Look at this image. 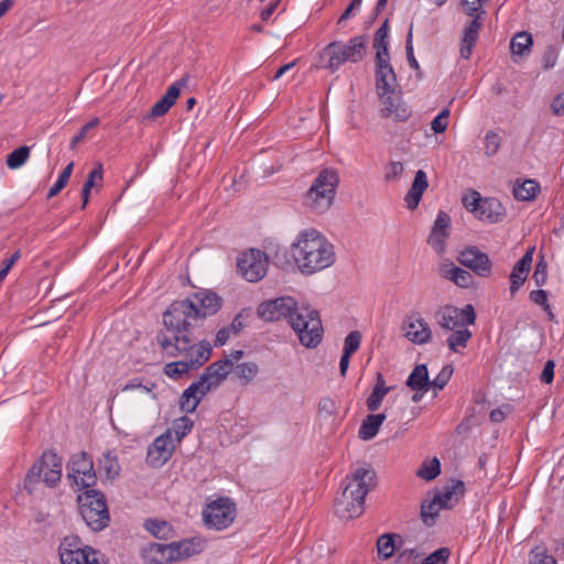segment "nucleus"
<instances>
[{
    "mask_svg": "<svg viewBox=\"0 0 564 564\" xmlns=\"http://www.w3.org/2000/svg\"><path fill=\"white\" fill-rule=\"evenodd\" d=\"M185 308L180 304L175 305L172 311L164 312V328L156 335L159 346L167 356H184L180 361L165 365L164 373L170 378H177L191 369L202 367L212 356L210 343L204 339L198 340V336H192L189 328L184 326Z\"/></svg>",
    "mask_w": 564,
    "mask_h": 564,
    "instance_id": "f257e3e1",
    "label": "nucleus"
},
{
    "mask_svg": "<svg viewBox=\"0 0 564 564\" xmlns=\"http://www.w3.org/2000/svg\"><path fill=\"white\" fill-rule=\"evenodd\" d=\"M231 371L243 380V384H248L254 379L259 368L252 361L238 364L234 368L232 360L228 358L210 364L199 378L183 391L180 400L182 411L193 413L202 399L212 390L217 389Z\"/></svg>",
    "mask_w": 564,
    "mask_h": 564,
    "instance_id": "f03ea898",
    "label": "nucleus"
},
{
    "mask_svg": "<svg viewBox=\"0 0 564 564\" xmlns=\"http://www.w3.org/2000/svg\"><path fill=\"white\" fill-rule=\"evenodd\" d=\"M291 250L299 270L306 275L330 267L336 259L334 246L313 228L302 230Z\"/></svg>",
    "mask_w": 564,
    "mask_h": 564,
    "instance_id": "7ed1b4c3",
    "label": "nucleus"
},
{
    "mask_svg": "<svg viewBox=\"0 0 564 564\" xmlns=\"http://www.w3.org/2000/svg\"><path fill=\"white\" fill-rule=\"evenodd\" d=\"M348 481L335 498L334 511L341 519L360 517L365 511V498L376 487V471L370 467H358L346 477Z\"/></svg>",
    "mask_w": 564,
    "mask_h": 564,
    "instance_id": "20e7f679",
    "label": "nucleus"
},
{
    "mask_svg": "<svg viewBox=\"0 0 564 564\" xmlns=\"http://www.w3.org/2000/svg\"><path fill=\"white\" fill-rule=\"evenodd\" d=\"M182 304L184 310V326L189 328L192 336H197L196 330L199 323L207 316L216 314L221 305L223 299L210 290H200L193 293L189 297L181 301H174L165 312L172 311L175 305Z\"/></svg>",
    "mask_w": 564,
    "mask_h": 564,
    "instance_id": "39448f33",
    "label": "nucleus"
},
{
    "mask_svg": "<svg viewBox=\"0 0 564 564\" xmlns=\"http://www.w3.org/2000/svg\"><path fill=\"white\" fill-rule=\"evenodd\" d=\"M338 184L339 176L335 170H322L306 192L304 204L315 213H325L333 205Z\"/></svg>",
    "mask_w": 564,
    "mask_h": 564,
    "instance_id": "423d86ee",
    "label": "nucleus"
},
{
    "mask_svg": "<svg viewBox=\"0 0 564 564\" xmlns=\"http://www.w3.org/2000/svg\"><path fill=\"white\" fill-rule=\"evenodd\" d=\"M61 477L62 458L53 451H45L28 471L24 489L32 495L41 482L53 488L59 482Z\"/></svg>",
    "mask_w": 564,
    "mask_h": 564,
    "instance_id": "0eeeda50",
    "label": "nucleus"
},
{
    "mask_svg": "<svg viewBox=\"0 0 564 564\" xmlns=\"http://www.w3.org/2000/svg\"><path fill=\"white\" fill-rule=\"evenodd\" d=\"M367 53V39L358 35L349 39L346 43L332 42L323 51L322 58H327V63L322 67L336 72L346 62L358 63L362 61Z\"/></svg>",
    "mask_w": 564,
    "mask_h": 564,
    "instance_id": "6e6552de",
    "label": "nucleus"
},
{
    "mask_svg": "<svg viewBox=\"0 0 564 564\" xmlns=\"http://www.w3.org/2000/svg\"><path fill=\"white\" fill-rule=\"evenodd\" d=\"M289 324L304 347L315 348L322 341L324 330L317 311L297 307Z\"/></svg>",
    "mask_w": 564,
    "mask_h": 564,
    "instance_id": "1a4fd4ad",
    "label": "nucleus"
},
{
    "mask_svg": "<svg viewBox=\"0 0 564 564\" xmlns=\"http://www.w3.org/2000/svg\"><path fill=\"white\" fill-rule=\"evenodd\" d=\"M79 511L83 520L93 531H101L109 523V511L101 491L88 489L79 496Z\"/></svg>",
    "mask_w": 564,
    "mask_h": 564,
    "instance_id": "9d476101",
    "label": "nucleus"
},
{
    "mask_svg": "<svg viewBox=\"0 0 564 564\" xmlns=\"http://www.w3.org/2000/svg\"><path fill=\"white\" fill-rule=\"evenodd\" d=\"M237 514L236 503L228 497L210 501L203 510V521L208 529H227Z\"/></svg>",
    "mask_w": 564,
    "mask_h": 564,
    "instance_id": "9b49d317",
    "label": "nucleus"
},
{
    "mask_svg": "<svg viewBox=\"0 0 564 564\" xmlns=\"http://www.w3.org/2000/svg\"><path fill=\"white\" fill-rule=\"evenodd\" d=\"M269 258L259 249H249L240 253L237 260L238 273L248 282L262 280L268 271Z\"/></svg>",
    "mask_w": 564,
    "mask_h": 564,
    "instance_id": "f8f14e48",
    "label": "nucleus"
},
{
    "mask_svg": "<svg viewBox=\"0 0 564 564\" xmlns=\"http://www.w3.org/2000/svg\"><path fill=\"white\" fill-rule=\"evenodd\" d=\"M67 477L79 488L87 490L96 485L97 476L90 455L86 452L74 454L67 465Z\"/></svg>",
    "mask_w": 564,
    "mask_h": 564,
    "instance_id": "ddd939ff",
    "label": "nucleus"
},
{
    "mask_svg": "<svg viewBox=\"0 0 564 564\" xmlns=\"http://www.w3.org/2000/svg\"><path fill=\"white\" fill-rule=\"evenodd\" d=\"M437 325L445 330H455L465 325H474L476 322V313L471 304L458 308L452 305H445L435 313Z\"/></svg>",
    "mask_w": 564,
    "mask_h": 564,
    "instance_id": "4468645a",
    "label": "nucleus"
},
{
    "mask_svg": "<svg viewBox=\"0 0 564 564\" xmlns=\"http://www.w3.org/2000/svg\"><path fill=\"white\" fill-rule=\"evenodd\" d=\"M297 308L296 301L291 296H282L262 302L258 308V316L264 322H276L286 318L288 323Z\"/></svg>",
    "mask_w": 564,
    "mask_h": 564,
    "instance_id": "2eb2a0df",
    "label": "nucleus"
},
{
    "mask_svg": "<svg viewBox=\"0 0 564 564\" xmlns=\"http://www.w3.org/2000/svg\"><path fill=\"white\" fill-rule=\"evenodd\" d=\"M457 261L480 278H488L491 275V260L487 253L480 251L475 246L464 248L457 256Z\"/></svg>",
    "mask_w": 564,
    "mask_h": 564,
    "instance_id": "dca6fc26",
    "label": "nucleus"
},
{
    "mask_svg": "<svg viewBox=\"0 0 564 564\" xmlns=\"http://www.w3.org/2000/svg\"><path fill=\"white\" fill-rule=\"evenodd\" d=\"M174 448L172 431L167 430L165 433L158 436L148 447V465L153 468L162 467L172 457Z\"/></svg>",
    "mask_w": 564,
    "mask_h": 564,
    "instance_id": "f3484780",
    "label": "nucleus"
},
{
    "mask_svg": "<svg viewBox=\"0 0 564 564\" xmlns=\"http://www.w3.org/2000/svg\"><path fill=\"white\" fill-rule=\"evenodd\" d=\"M402 329L405 338L415 345H424L432 339L427 322L417 312H412L404 318Z\"/></svg>",
    "mask_w": 564,
    "mask_h": 564,
    "instance_id": "a211bd4d",
    "label": "nucleus"
},
{
    "mask_svg": "<svg viewBox=\"0 0 564 564\" xmlns=\"http://www.w3.org/2000/svg\"><path fill=\"white\" fill-rule=\"evenodd\" d=\"M89 551L88 545L83 546L76 536H66L59 544L58 554L62 564H87Z\"/></svg>",
    "mask_w": 564,
    "mask_h": 564,
    "instance_id": "6ab92c4d",
    "label": "nucleus"
},
{
    "mask_svg": "<svg viewBox=\"0 0 564 564\" xmlns=\"http://www.w3.org/2000/svg\"><path fill=\"white\" fill-rule=\"evenodd\" d=\"M377 94L383 105L381 117L391 118L394 121H406L410 118L411 110L395 90Z\"/></svg>",
    "mask_w": 564,
    "mask_h": 564,
    "instance_id": "aec40b11",
    "label": "nucleus"
},
{
    "mask_svg": "<svg viewBox=\"0 0 564 564\" xmlns=\"http://www.w3.org/2000/svg\"><path fill=\"white\" fill-rule=\"evenodd\" d=\"M451 224V216L447 213L440 210L427 239V243L437 254H443L445 252L446 239L449 235L448 229Z\"/></svg>",
    "mask_w": 564,
    "mask_h": 564,
    "instance_id": "412c9836",
    "label": "nucleus"
},
{
    "mask_svg": "<svg viewBox=\"0 0 564 564\" xmlns=\"http://www.w3.org/2000/svg\"><path fill=\"white\" fill-rule=\"evenodd\" d=\"M376 90L381 91H393L398 86L397 75L390 63V56L388 57H376Z\"/></svg>",
    "mask_w": 564,
    "mask_h": 564,
    "instance_id": "4be33fe9",
    "label": "nucleus"
},
{
    "mask_svg": "<svg viewBox=\"0 0 564 564\" xmlns=\"http://www.w3.org/2000/svg\"><path fill=\"white\" fill-rule=\"evenodd\" d=\"M470 18L471 20L464 28L463 36L460 40L459 54L464 59L470 58L473 50L479 37V31L481 29L482 21L485 20V15L480 14Z\"/></svg>",
    "mask_w": 564,
    "mask_h": 564,
    "instance_id": "5701e85b",
    "label": "nucleus"
},
{
    "mask_svg": "<svg viewBox=\"0 0 564 564\" xmlns=\"http://www.w3.org/2000/svg\"><path fill=\"white\" fill-rule=\"evenodd\" d=\"M169 546L171 562H176L199 554L205 547V541L200 538H191L169 543Z\"/></svg>",
    "mask_w": 564,
    "mask_h": 564,
    "instance_id": "b1692460",
    "label": "nucleus"
},
{
    "mask_svg": "<svg viewBox=\"0 0 564 564\" xmlns=\"http://www.w3.org/2000/svg\"><path fill=\"white\" fill-rule=\"evenodd\" d=\"M533 251L534 248L529 249L522 258L514 264L511 273H510V294L513 296L520 286L527 280L528 273L531 269L533 261Z\"/></svg>",
    "mask_w": 564,
    "mask_h": 564,
    "instance_id": "393cba45",
    "label": "nucleus"
},
{
    "mask_svg": "<svg viewBox=\"0 0 564 564\" xmlns=\"http://www.w3.org/2000/svg\"><path fill=\"white\" fill-rule=\"evenodd\" d=\"M185 86V79H181L172 84L164 96L158 100L151 108L148 118H158L165 115L170 108L175 104L181 93V87Z\"/></svg>",
    "mask_w": 564,
    "mask_h": 564,
    "instance_id": "a878e982",
    "label": "nucleus"
},
{
    "mask_svg": "<svg viewBox=\"0 0 564 564\" xmlns=\"http://www.w3.org/2000/svg\"><path fill=\"white\" fill-rule=\"evenodd\" d=\"M476 209V217L480 220L488 221L489 224L501 221L506 215V208L497 198L494 197L482 198L480 207Z\"/></svg>",
    "mask_w": 564,
    "mask_h": 564,
    "instance_id": "bb28decb",
    "label": "nucleus"
},
{
    "mask_svg": "<svg viewBox=\"0 0 564 564\" xmlns=\"http://www.w3.org/2000/svg\"><path fill=\"white\" fill-rule=\"evenodd\" d=\"M465 484L462 480L453 479L451 485L445 486L434 498L443 509H452L464 496Z\"/></svg>",
    "mask_w": 564,
    "mask_h": 564,
    "instance_id": "cd10ccee",
    "label": "nucleus"
},
{
    "mask_svg": "<svg viewBox=\"0 0 564 564\" xmlns=\"http://www.w3.org/2000/svg\"><path fill=\"white\" fill-rule=\"evenodd\" d=\"M427 186L429 182L426 173L423 170H419L415 173L412 185L404 197L409 209L414 210L419 206L422 195L426 191Z\"/></svg>",
    "mask_w": 564,
    "mask_h": 564,
    "instance_id": "c85d7f7f",
    "label": "nucleus"
},
{
    "mask_svg": "<svg viewBox=\"0 0 564 564\" xmlns=\"http://www.w3.org/2000/svg\"><path fill=\"white\" fill-rule=\"evenodd\" d=\"M441 275L452 281L459 288H469L474 283V276L467 270L446 263L441 267Z\"/></svg>",
    "mask_w": 564,
    "mask_h": 564,
    "instance_id": "c756f323",
    "label": "nucleus"
},
{
    "mask_svg": "<svg viewBox=\"0 0 564 564\" xmlns=\"http://www.w3.org/2000/svg\"><path fill=\"white\" fill-rule=\"evenodd\" d=\"M142 557L148 564H170V546L163 543H150L142 550Z\"/></svg>",
    "mask_w": 564,
    "mask_h": 564,
    "instance_id": "7c9ffc66",
    "label": "nucleus"
},
{
    "mask_svg": "<svg viewBox=\"0 0 564 564\" xmlns=\"http://www.w3.org/2000/svg\"><path fill=\"white\" fill-rule=\"evenodd\" d=\"M387 415L384 413L369 414L362 421L358 436L364 441L372 440L379 432L380 426L384 422Z\"/></svg>",
    "mask_w": 564,
    "mask_h": 564,
    "instance_id": "2f4dec72",
    "label": "nucleus"
},
{
    "mask_svg": "<svg viewBox=\"0 0 564 564\" xmlns=\"http://www.w3.org/2000/svg\"><path fill=\"white\" fill-rule=\"evenodd\" d=\"M406 386L412 391H429L430 378L426 365L421 364L414 367V369L406 379Z\"/></svg>",
    "mask_w": 564,
    "mask_h": 564,
    "instance_id": "473e14b6",
    "label": "nucleus"
},
{
    "mask_svg": "<svg viewBox=\"0 0 564 564\" xmlns=\"http://www.w3.org/2000/svg\"><path fill=\"white\" fill-rule=\"evenodd\" d=\"M539 192L540 184L532 178L524 180L521 183L516 182L512 189L513 197L520 202L534 199Z\"/></svg>",
    "mask_w": 564,
    "mask_h": 564,
    "instance_id": "72a5a7b5",
    "label": "nucleus"
},
{
    "mask_svg": "<svg viewBox=\"0 0 564 564\" xmlns=\"http://www.w3.org/2000/svg\"><path fill=\"white\" fill-rule=\"evenodd\" d=\"M143 528L156 539L169 540L173 538V527L170 522L156 518L147 519Z\"/></svg>",
    "mask_w": 564,
    "mask_h": 564,
    "instance_id": "f704fd0d",
    "label": "nucleus"
},
{
    "mask_svg": "<svg viewBox=\"0 0 564 564\" xmlns=\"http://www.w3.org/2000/svg\"><path fill=\"white\" fill-rule=\"evenodd\" d=\"M397 539L401 541V535L397 533H384L377 540L378 556L382 560L390 558L395 551L401 550V545L397 544Z\"/></svg>",
    "mask_w": 564,
    "mask_h": 564,
    "instance_id": "c9c22d12",
    "label": "nucleus"
},
{
    "mask_svg": "<svg viewBox=\"0 0 564 564\" xmlns=\"http://www.w3.org/2000/svg\"><path fill=\"white\" fill-rule=\"evenodd\" d=\"M389 20H384L381 26L376 31L373 37V48L376 57H388L389 53Z\"/></svg>",
    "mask_w": 564,
    "mask_h": 564,
    "instance_id": "e433bc0d",
    "label": "nucleus"
},
{
    "mask_svg": "<svg viewBox=\"0 0 564 564\" xmlns=\"http://www.w3.org/2000/svg\"><path fill=\"white\" fill-rule=\"evenodd\" d=\"M104 177V171L101 163H98L93 171L88 174L86 182L84 183L82 189V199H83V208L87 205L89 200L90 191L95 186H101Z\"/></svg>",
    "mask_w": 564,
    "mask_h": 564,
    "instance_id": "4c0bfd02",
    "label": "nucleus"
},
{
    "mask_svg": "<svg viewBox=\"0 0 564 564\" xmlns=\"http://www.w3.org/2000/svg\"><path fill=\"white\" fill-rule=\"evenodd\" d=\"M533 41L532 36L528 32H519L517 33L511 42L510 50L513 55L525 56L531 52Z\"/></svg>",
    "mask_w": 564,
    "mask_h": 564,
    "instance_id": "58836bf2",
    "label": "nucleus"
},
{
    "mask_svg": "<svg viewBox=\"0 0 564 564\" xmlns=\"http://www.w3.org/2000/svg\"><path fill=\"white\" fill-rule=\"evenodd\" d=\"M443 508L438 505L437 500L433 497L432 500H424L421 505V519L426 527H432L436 523L440 510Z\"/></svg>",
    "mask_w": 564,
    "mask_h": 564,
    "instance_id": "ea45409f",
    "label": "nucleus"
},
{
    "mask_svg": "<svg viewBox=\"0 0 564 564\" xmlns=\"http://www.w3.org/2000/svg\"><path fill=\"white\" fill-rule=\"evenodd\" d=\"M100 468L105 471L108 478H115L119 476L120 465L118 457L112 451L104 453L102 458L99 460Z\"/></svg>",
    "mask_w": 564,
    "mask_h": 564,
    "instance_id": "a19ab883",
    "label": "nucleus"
},
{
    "mask_svg": "<svg viewBox=\"0 0 564 564\" xmlns=\"http://www.w3.org/2000/svg\"><path fill=\"white\" fill-rule=\"evenodd\" d=\"M471 336V332L467 328L455 329L453 330V334L446 339V343L452 351L457 352L458 348H465L467 346V343Z\"/></svg>",
    "mask_w": 564,
    "mask_h": 564,
    "instance_id": "79ce46f5",
    "label": "nucleus"
},
{
    "mask_svg": "<svg viewBox=\"0 0 564 564\" xmlns=\"http://www.w3.org/2000/svg\"><path fill=\"white\" fill-rule=\"evenodd\" d=\"M441 474V463L434 457L431 460H424L416 470V476L424 480H433Z\"/></svg>",
    "mask_w": 564,
    "mask_h": 564,
    "instance_id": "37998d69",
    "label": "nucleus"
},
{
    "mask_svg": "<svg viewBox=\"0 0 564 564\" xmlns=\"http://www.w3.org/2000/svg\"><path fill=\"white\" fill-rule=\"evenodd\" d=\"M30 156V148L26 145L20 147L12 151L7 156V165L11 170L19 169L22 166Z\"/></svg>",
    "mask_w": 564,
    "mask_h": 564,
    "instance_id": "c03bdc74",
    "label": "nucleus"
},
{
    "mask_svg": "<svg viewBox=\"0 0 564 564\" xmlns=\"http://www.w3.org/2000/svg\"><path fill=\"white\" fill-rule=\"evenodd\" d=\"M488 0H460L463 11L468 17H476L477 14L486 15V11L482 6Z\"/></svg>",
    "mask_w": 564,
    "mask_h": 564,
    "instance_id": "a18cd8bd",
    "label": "nucleus"
},
{
    "mask_svg": "<svg viewBox=\"0 0 564 564\" xmlns=\"http://www.w3.org/2000/svg\"><path fill=\"white\" fill-rule=\"evenodd\" d=\"M193 425V421L187 416H182L173 422V430L177 442H181V440L192 431Z\"/></svg>",
    "mask_w": 564,
    "mask_h": 564,
    "instance_id": "49530a36",
    "label": "nucleus"
},
{
    "mask_svg": "<svg viewBox=\"0 0 564 564\" xmlns=\"http://www.w3.org/2000/svg\"><path fill=\"white\" fill-rule=\"evenodd\" d=\"M361 334L358 330L350 332L344 340L343 352L354 355L360 347Z\"/></svg>",
    "mask_w": 564,
    "mask_h": 564,
    "instance_id": "de8ad7c7",
    "label": "nucleus"
},
{
    "mask_svg": "<svg viewBox=\"0 0 564 564\" xmlns=\"http://www.w3.org/2000/svg\"><path fill=\"white\" fill-rule=\"evenodd\" d=\"M501 144V138L495 131H488L485 137V154L487 156L495 155Z\"/></svg>",
    "mask_w": 564,
    "mask_h": 564,
    "instance_id": "09e8293b",
    "label": "nucleus"
},
{
    "mask_svg": "<svg viewBox=\"0 0 564 564\" xmlns=\"http://www.w3.org/2000/svg\"><path fill=\"white\" fill-rule=\"evenodd\" d=\"M453 371L454 370L451 365L444 366L437 376L432 381H430V388L433 387L435 389L442 390L449 381Z\"/></svg>",
    "mask_w": 564,
    "mask_h": 564,
    "instance_id": "8fccbe9b",
    "label": "nucleus"
},
{
    "mask_svg": "<svg viewBox=\"0 0 564 564\" xmlns=\"http://www.w3.org/2000/svg\"><path fill=\"white\" fill-rule=\"evenodd\" d=\"M413 24L411 23L409 28V32L406 34V42H405V54L406 59L409 63V66L415 70H420L419 62L416 61L414 56V50H413Z\"/></svg>",
    "mask_w": 564,
    "mask_h": 564,
    "instance_id": "3c124183",
    "label": "nucleus"
},
{
    "mask_svg": "<svg viewBox=\"0 0 564 564\" xmlns=\"http://www.w3.org/2000/svg\"><path fill=\"white\" fill-rule=\"evenodd\" d=\"M388 393V390L372 389L370 395L366 400L367 409L370 412L377 411L381 406L382 401Z\"/></svg>",
    "mask_w": 564,
    "mask_h": 564,
    "instance_id": "603ef678",
    "label": "nucleus"
},
{
    "mask_svg": "<svg viewBox=\"0 0 564 564\" xmlns=\"http://www.w3.org/2000/svg\"><path fill=\"white\" fill-rule=\"evenodd\" d=\"M449 109L444 108L431 122V129L435 133H443L448 127Z\"/></svg>",
    "mask_w": 564,
    "mask_h": 564,
    "instance_id": "864d4df0",
    "label": "nucleus"
},
{
    "mask_svg": "<svg viewBox=\"0 0 564 564\" xmlns=\"http://www.w3.org/2000/svg\"><path fill=\"white\" fill-rule=\"evenodd\" d=\"M99 118L96 117L93 118L85 126H83L79 132L72 138L69 148L74 150L77 147V144L80 143L86 138L89 130L96 128L99 124Z\"/></svg>",
    "mask_w": 564,
    "mask_h": 564,
    "instance_id": "5fc2aeb1",
    "label": "nucleus"
},
{
    "mask_svg": "<svg viewBox=\"0 0 564 564\" xmlns=\"http://www.w3.org/2000/svg\"><path fill=\"white\" fill-rule=\"evenodd\" d=\"M451 552L447 547H441L432 552L421 564H446Z\"/></svg>",
    "mask_w": 564,
    "mask_h": 564,
    "instance_id": "6e6d98bb",
    "label": "nucleus"
},
{
    "mask_svg": "<svg viewBox=\"0 0 564 564\" xmlns=\"http://www.w3.org/2000/svg\"><path fill=\"white\" fill-rule=\"evenodd\" d=\"M533 280L538 286H543L547 281V263L542 257L535 264Z\"/></svg>",
    "mask_w": 564,
    "mask_h": 564,
    "instance_id": "4d7b16f0",
    "label": "nucleus"
},
{
    "mask_svg": "<svg viewBox=\"0 0 564 564\" xmlns=\"http://www.w3.org/2000/svg\"><path fill=\"white\" fill-rule=\"evenodd\" d=\"M154 389H155L154 383L148 382L147 384H143L141 379L133 378L124 384V387L122 388V391L140 390L144 393H152Z\"/></svg>",
    "mask_w": 564,
    "mask_h": 564,
    "instance_id": "13d9d810",
    "label": "nucleus"
},
{
    "mask_svg": "<svg viewBox=\"0 0 564 564\" xmlns=\"http://www.w3.org/2000/svg\"><path fill=\"white\" fill-rule=\"evenodd\" d=\"M403 164L401 162L392 161L386 167L384 180L387 182L397 181L403 174Z\"/></svg>",
    "mask_w": 564,
    "mask_h": 564,
    "instance_id": "bf43d9fd",
    "label": "nucleus"
},
{
    "mask_svg": "<svg viewBox=\"0 0 564 564\" xmlns=\"http://www.w3.org/2000/svg\"><path fill=\"white\" fill-rule=\"evenodd\" d=\"M21 251H14L10 258L6 259L2 262V268L0 269V282L6 279L11 268L20 260Z\"/></svg>",
    "mask_w": 564,
    "mask_h": 564,
    "instance_id": "052dcab7",
    "label": "nucleus"
},
{
    "mask_svg": "<svg viewBox=\"0 0 564 564\" xmlns=\"http://www.w3.org/2000/svg\"><path fill=\"white\" fill-rule=\"evenodd\" d=\"M482 200V197H480L478 192H473L470 195L465 196L463 198L464 206L473 212L475 216L477 215V209L480 207V203Z\"/></svg>",
    "mask_w": 564,
    "mask_h": 564,
    "instance_id": "680f3d73",
    "label": "nucleus"
},
{
    "mask_svg": "<svg viewBox=\"0 0 564 564\" xmlns=\"http://www.w3.org/2000/svg\"><path fill=\"white\" fill-rule=\"evenodd\" d=\"M530 564H557L556 560L545 552H533L530 557Z\"/></svg>",
    "mask_w": 564,
    "mask_h": 564,
    "instance_id": "e2e57ef3",
    "label": "nucleus"
},
{
    "mask_svg": "<svg viewBox=\"0 0 564 564\" xmlns=\"http://www.w3.org/2000/svg\"><path fill=\"white\" fill-rule=\"evenodd\" d=\"M529 299L531 302H533L536 305H540L541 307L546 306V304H549L547 293L542 289L531 291L529 294Z\"/></svg>",
    "mask_w": 564,
    "mask_h": 564,
    "instance_id": "0e129e2a",
    "label": "nucleus"
},
{
    "mask_svg": "<svg viewBox=\"0 0 564 564\" xmlns=\"http://www.w3.org/2000/svg\"><path fill=\"white\" fill-rule=\"evenodd\" d=\"M554 368H555V364L553 360H547L544 365V368L542 370V373H541V381L543 383H551L554 379Z\"/></svg>",
    "mask_w": 564,
    "mask_h": 564,
    "instance_id": "69168bd1",
    "label": "nucleus"
},
{
    "mask_svg": "<svg viewBox=\"0 0 564 564\" xmlns=\"http://www.w3.org/2000/svg\"><path fill=\"white\" fill-rule=\"evenodd\" d=\"M416 556H417V553H416L415 549H404L402 551L400 550L398 557H397V562L399 564H409Z\"/></svg>",
    "mask_w": 564,
    "mask_h": 564,
    "instance_id": "338daca9",
    "label": "nucleus"
},
{
    "mask_svg": "<svg viewBox=\"0 0 564 564\" xmlns=\"http://www.w3.org/2000/svg\"><path fill=\"white\" fill-rule=\"evenodd\" d=\"M551 110L555 116L564 115V91L554 97L551 102Z\"/></svg>",
    "mask_w": 564,
    "mask_h": 564,
    "instance_id": "774afa93",
    "label": "nucleus"
}]
</instances>
